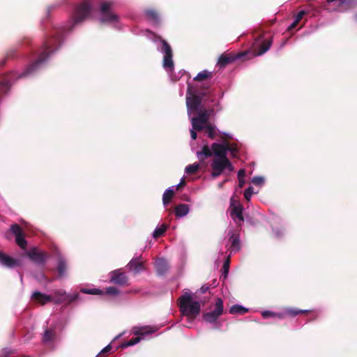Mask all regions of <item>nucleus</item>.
I'll use <instances>...</instances> for the list:
<instances>
[{"mask_svg": "<svg viewBox=\"0 0 357 357\" xmlns=\"http://www.w3.org/2000/svg\"><path fill=\"white\" fill-rule=\"evenodd\" d=\"M93 0H83V1L78 5L74 12V15L70 26L56 27L54 29V33L51 38L48 39L44 44V50L40 54L39 57L36 61L28 66L25 70L21 73L17 74L16 72H10L0 77V93L4 94L7 93L11 86L13 80L24 77L32 73H33L38 67L44 63L50 56L51 52L56 50L63 41V34L65 32H70L73 31L74 26L84 21L88 17L92 10Z\"/></svg>", "mask_w": 357, "mask_h": 357, "instance_id": "1", "label": "nucleus"}, {"mask_svg": "<svg viewBox=\"0 0 357 357\" xmlns=\"http://www.w3.org/2000/svg\"><path fill=\"white\" fill-rule=\"evenodd\" d=\"M214 93L206 88L204 91L198 92L197 94L188 91L186 97V105L188 110L198 111L202 107H204L208 101L214 102L215 97Z\"/></svg>", "mask_w": 357, "mask_h": 357, "instance_id": "2", "label": "nucleus"}, {"mask_svg": "<svg viewBox=\"0 0 357 357\" xmlns=\"http://www.w3.org/2000/svg\"><path fill=\"white\" fill-rule=\"evenodd\" d=\"M178 305L181 314L190 320L195 319L201 311L200 303L194 301L191 294L188 292L178 298Z\"/></svg>", "mask_w": 357, "mask_h": 357, "instance_id": "3", "label": "nucleus"}, {"mask_svg": "<svg viewBox=\"0 0 357 357\" xmlns=\"http://www.w3.org/2000/svg\"><path fill=\"white\" fill-rule=\"evenodd\" d=\"M228 149L227 142L225 144L213 143L211 148L208 145H204L202 151L197 153V155L201 164L206 165L204 160L211 157L213 154L215 156L214 158H227Z\"/></svg>", "mask_w": 357, "mask_h": 357, "instance_id": "4", "label": "nucleus"}, {"mask_svg": "<svg viewBox=\"0 0 357 357\" xmlns=\"http://www.w3.org/2000/svg\"><path fill=\"white\" fill-rule=\"evenodd\" d=\"M215 109L213 107H203L198 111H195L197 113V116L193 117L191 119L192 126L194 130L197 131H202L204 129V126L206 124L210 119V116L213 115Z\"/></svg>", "mask_w": 357, "mask_h": 357, "instance_id": "5", "label": "nucleus"}, {"mask_svg": "<svg viewBox=\"0 0 357 357\" xmlns=\"http://www.w3.org/2000/svg\"><path fill=\"white\" fill-rule=\"evenodd\" d=\"M113 4L112 1H104L100 3L101 17L100 21L101 23L114 24L118 22V15L112 10Z\"/></svg>", "mask_w": 357, "mask_h": 357, "instance_id": "6", "label": "nucleus"}, {"mask_svg": "<svg viewBox=\"0 0 357 357\" xmlns=\"http://www.w3.org/2000/svg\"><path fill=\"white\" fill-rule=\"evenodd\" d=\"M223 301L220 298H218L215 301L214 310L211 312L204 313L202 318L206 322L214 324L223 314Z\"/></svg>", "mask_w": 357, "mask_h": 357, "instance_id": "7", "label": "nucleus"}, {"mask_svg": "<svg viewBox=\"0 0 357 357\" xmlns=\"http://www.w3.org/2000/svg\"><path fill=\"white\" fill-rule=\"evenodd\" d=\"M161 50L164 53L162 66L168 71H172L174 69L173 52L171 46L165 40H161Z\"/></svg>", "mask_w": 357, "mask_h": 357, "instance_id": "8", "label": "nucleus"}, {"mask_svg": "<svg viewBox=\"0 0 357 357\" xmlns=\"http://www.w3.org/2000/svg\"><path fill=\"white\" fill-rule=\"evenodd\" d=\"M13 234L15 236L16 243L22 248L26 249L27 242L24 238L22 228L17 224H13L10 226V229L6 233V238L10 239V234Z\"/></svg>", "mask_w": 357, "mask_h": 357, "instance_id": "9", "label": "nucleus"}, {"mask_svg": "<svg viewBox=\"0 0 357 357\" xmlns=\"http://www.w3.org/2000/svg\"><path fill=\"white\" fill-rule=\"evenodd\" d=\"M263 36L260 35L257 38L255 39V41L252 46V51L254 56H260L266 52L271 47L272 45V39L264 40L262 41L261 44H259V42L262 38Z\"/></svg>", "mask_w": 357, "mask_h": 357, "instance_id": "10", "label": "nucleus"}, {"mask_svg": "<svg viewBox=\"0 0 357 357\" xmlns=\"http://www.w3.org/2000/svg\"><path fill=\"white\" fill-rule=\"evenodd\" d=\"M211 166V168H215L217 170H222L223 172L226 169L230 172L234 171V167L228 158H214Z\"/></svg>", "mask_w": 357, "mask_h": 357, "instance_id": "11", "label": "nucleus"}, {"mask_svg": "<svg viewBox=\"0 0 357 357\" xmlns=\"http://www.w3.org/2000/svg\"><path fill=\"white\" fill-rule=\"evenodd\" d=\"M26 255L31 260L40 264H45L48 257L47 252L38 251L36 248H32Z\"/></svg>", "mask_w": 357, "mask_h": 357, "instance_id": "12", "label": "nucleus"}, {"mask_svg": "<svg viewBox=\"0 0 357 357\" xmlns=\"http://www.w3.org/2000/svg\"><path fill=\"white\" fill-rule=\"evenodd\" d=\"M128 277L121 270H115L110 273V282L120 286L128 284Z\"/></svg>", "mask_w": 357, "mask_h": 357, "instance_id": "13", "label": "nucleus"}, {"mask_svg": "<svg viewBox=\"0 0 357 357\" xmlns=\"http://www.w3.org/2000/svg\"><path fill=\"white\" fill-rule=\"evenodd\" d=\"M127 268L133 271L135 274L144 270V261H142V257H137L132 259L127 265Z\"/></svg>", "mask_w": 357, "mask_h": 357, "instance_id": "14", "label": "nucleus"}, {"mask_svg": "<svg viewBox=\"0 0 357 357\" xmlns=\"http://www.w3.org/2000/svg\"><path fill=\"white\" fill-rule=\"evenodd\" d=\"M245 54V53L241 54H237V55H230V54H222V55L220 56V57L218 59V64L220 67L225 68L228 64L233 63L235 60L243 56Z\"/></svg>", "mask_w": 357, "mask_h": 357, "instance_id": "15", "label": "nucleus"}, {"mask_svg": "<svg viewBox=\"0 0 357 357\" xmlns=\"http://www.w3.org/2000/svg\"><path fill=\"white\" fill-rule=\"evenodd\" d=\"M357 6V0H342L333 10L338 12H345Z\"/></svg>", "mask_w": 357, "mask_h": 357, "instance_id": "16", "label": "nucleus"}, {"mask_svg": "<svg viewBox=\"0 0 357 357\" xmlns=\"http://www.w3.org/2000/svg\"><path fill=\"white\" fill-rule=\"evenodd\" d=\"M0 264L8 268H14L20 265V261L0 251Z\"/></svg>", "mask_w": 357, "mask_h": 357, "instance_id": "17", "label": "nucleus"}, {"mask_svg": "<svg viewBox=\"0 0 357 357\" xmlns=\"http://www.w3.org/2000/svg\"><path fill=\"white\" fill-rule=\"evenodd\" d=\"M31 298L41 304V305H45L47 303H50V302H52L53 301V298L51 296H49V295H47V294H42L41 292L40 291H34L31 296Z\"/></svg>", "mask_w": 357, "mask_h": 357, "instance_id": "18", "label": "nucleus"}, {"mask_svg": "<svg viewBox=\"0 0 357 357\" xmlns=\"http://www.w3.org/2000/svg\"><path fill=\"white\" fill-rule=\"evenodd\" d=\"M243 206L241 204H238L233 209L231 210L230 215L232 219L236 222L237 223H240L244 221V218L243 216Z\"/></svg>", "mask_w": 357, "mask_h": 357, "instance_id": "19", "label": "nucleus"}, {"mask_svg": "<svg viewBox=\"0 0 357 357\" xmlns=\"http://www.w3.org/2000/svg\"><path fill=\"white\" fill-rule=\"evenodd\" d=\"M156 272L158 275H162L167 273L169 266L167 261L164 259H158L155 263Z\"/></svg>", "mask_w": 357, "mask_h": 357, "instance_id": "20", "label": "nucleus"}, {"mask_svg": "<svg viewBox=\"0 0 357 357\" xmlns=\"http://www.w3.org/2000/svg\"><path fill=\"white\" fill-rule=\"evenodd\" d=\"M56 268L58 271V277L59 278L66 275L67 271V262L66 259L61 256H59L58 258V264Z\"/></svg>", "mask_w": 357, "mask_h": 357, "instance_id": "21", "label": "nucleus"}, {"mask_svg": "<svg viewBox=\"0 0 357 357\" xmlns=\"http://www.w3.org/2000/svg\"><path fill=\"white\" fill-rule=\"evenodd\" d=\"M56 331L54 328H47L43 335V342L45 344L51 343L56 339Z\"/></svg>", "mask_w": 357, "mask_h": 357, "instance_id": "22", "label": "nucleus"}, {"mask_svg": "<svg viewBox=\"0 0 357 357\" xmlns=\"http://www.w3.org/2000/svg\"><path fill=\"white\" fill-rule=\"evenodd\" d=\"M310 312H311V310H298L295 307H288V308H286L284 310V312L282 314L284 315V317L285 316H289L291 317H294L299 314H307Z\"/></svg>", "mask_w": 357, "mask_h": 357, "instance_id": "23", "label": "nucleus"}, {"mask_svg": "<svg viewBox=\"0 0 357 357\" xmlns=\"http://www.w3.org/2000/svg\"><path fill=\"white\" fill-rule=\"evenodd\" d=\"M174 211L176 216L183 217L188 213L189 207L185 204H180L175 207Z\"/></svg>", "mask_w": 357, "mask_h": 357, "instance_id": "24", "label": "nucleus"}, {"mask_svg": "<svg viewBox=\"0 0 357 357\" xmlns=\"http://www.w3.org/2000/svg\"><path fill=\"white\" fill-rule=\"evenodd\" d=\"M145 15L149 20L154 22V23H158L159 22V15L158 12L152 8H149L145 10L144 11Z\"/></svg>", "mask_w": 357, "mask_h": 357, "instance_id": "25", "label": "nucleus"}, {"mask_svg": "<svg viewBox=\"0 0 357 357\" xmlns=\"http://www.w3.org/2000/svg\"><path fill=\"white\" fill-rule=\"evenodd\" d=\"M231 241V249L234 251H238L240 250V236L238 234H232L229 238Z\"/></svg>", "mask_w": 357, "mask_h": 357, "instance_id": "26", "label": "nucleus"}, {"mask_svg": "<svg viewBox=\"0 0 357 357\" xmlns=\"http://www.w3.org/2000/svg\"><path fill=\"white\" fill-rule=\"evenodd\" d=\"M248 312V309L240 305H234L229 309V313L231 314H244Z\"/></svg>", "mask_w": 357, "mask_h": 357, "instance_id": "27", "label": "nucleus"}, {"mask_svg": "<svg viewBox=\"0 0 357 357\" xmlns=\"http://www.w3.org/2000/svg\"><path fill=\"white\" fill-rule=\"evenodd\" d=\"M213 77V73L209 72L206 70H204L202 72H199L197 76L194 78L195 81L197 82H202L204 79H206L208 78H211Z\"/></svg>", "mask_w": 357, "mask_h": 357, "instance_id": "28", "label": "nucleus"}, {"mask_svg": "<svg viewBox=\"0 0 357 357\" xmlns=\"http://www.w3.org/2000/svg\"><path fill=\"white\" fill-rule=\"evenodd\" d=\"M167 228L168 225L167 224H162L159 227L155 228L153 234V237L154 238H158L163 236Z\"/></svg>", "mask_w": 357, "mask_h": 357, "instance_id": "29", "label": "nucleus"}, {"mask_svg": "<svg viewBox=\"0 0 357 357\" xmlns=\"http://www.w3.org/2000/svg\"><path fill=\"white\" fill-rule=\"evenodd\" d=\"M174 191L171 188L166 190L162 196V202L165 206L167 205L174 196Z\"/></svg>", "mask_w": 357, "mask_h": 357, "instance_id": "30", "label": "nucleus"}, {"mask_svg": "<svg viewBox=\"0 0 357 357\" xmlns=\"http://www.w3.org/2000/svg\"><path fill=\"white\" fill-rule=\"evenodd\" d=\"M155 331L154 330H152L150 327L149 326H144V327H142V328H139L137 330H136L134 333L135 335H148V334H151L152 333H153Z\"/></svg>", "mask_w": 357, "mask_h": 357, "instance_id": "31", "label": "nucleus"}, {"mask_svg": "<svg viewBox=\"0 0 357 357\" xmlns=\"http://www.w3.org/2000/svg\"><path fill=\"white\" fill-rule=\"evenodd\" d=\"M66 292L61 290L55 291V303H66Z\"/></svg>", "mask_w": 357, "mask_h": 357, "instance_id": "32", "label": "nucleus"}, {"mask_svg": "<svg viewBox=\"0 0 357 357\" xmlns=\"http://www.w3.org/2000/svg\"><path fill=\"white\" fill-rule=\"evenodd\" d=\"M141 339L142 338L140 337H132L130 340H129L128 341H126V342H124L123 343H122L121 347L122 348H126V347H128L130 346H133V345L136 344L137 343L139 342Z\"/></svg>", "mask_w": 357, "mask_h": 357, "instance_id": "33", "label": "nucleus"}, {"mask_svg": "<svg viewBox=\"0 0 357 357\" xmlns=\"http://www.w3.org/2000/svg\"><path fill=\"white\" fill-rule=\"evenodd\" d=\"M80 291L84 294H92V295H100V294H103L102 291L99 289L82 288V289H81Z\"/></svg>", "mask_w": 357, "mask_h": 357, "instance_id": "34", "label": "nucleus"}, {"mask_svg": "<svg viewBox=\"0 0 357 357\" xmlns=\"http://www.w3.org/2000/svg\"><path fill=\"white\" fill-rule=\"evenodd\" d=\"M66 303L67 304H70L77 300L79 299V294L78 293H75L73 294H67L66 293Z\"/></svg>", "mask_w": 357, "mask_h": 357, "instance_id": "35", "label": "nucleus"}, {"mask_svg": "<svg viewBox=\"0 0 357 357\" xmlns=\"http://www.w3.org/2000/svg\"><path fill=\"white\" fill-rule=\"evenodd\" d=\"M204 128L206 129V132L209 138L213 139L215 137V127L211 124H208L204 126Z\"/></svg>", "mask_w": 357, "mask_h": 357, "instance_id": "36", "label": "nucleus"}, {"mask_svg": "<svg viewBox=\"0 0 357 357\" xmlns=\"http://www.w3.org/2000/svg\"><path fill=\"white\" fill-rule=\"evenodd\" d=\"M199 168V165L198 163H194L190 165H188L185 167V172L188 174H195Z\"/></svg>", "mask_w": 357, "mask_h": 357, "instance_id": "37", "label": "nucleus"}, {"mask_svg": "<svg viewBox=\"0 0 357 357\" xmlns=\"http://www.w3.org/2000/svg\"><path fill=\"white\" fill-rule=\"evenodd\" d=\"M261 315L264 318H268V317H278L279 319H283L284 318V315L282 314H277V313H275L273 312H271V311H263L261 312Z\"/></svg>", "mask_w": 357, "mask_h": 357, "instance_id": "38", "label": "nucleus"}, {"mask_svg": "<svg viewBox=\"0 0 357 357\" xmlns=\"http://www.w3.org/2000/svg\"><path fill=\"white\" fill-rule=\"evenodd\" d=\"M15 54V50L10 49V50H8L6 54L5 58L0 61V66H4L6 63V60L10 58L14 57Z\"/></svg>", "mask_w": 357, "mask_h": 357, "instance_id": "39", "label": "nucleus"}, {"mask_svg": "<svg viewBox=\"0 0 357 357\" xmlns=\"http://www.w3.org/2000/svg\"><path fill=\"white\" fill-rule=\"evenodd\" d=\"M229 264H230V259H229V257H227V259L225 261L223 266H222V270H223V274H224L225 278H227V274L229 273Z\"/></svg>", "mask_w": 357, "mask_h": 357, "instance_id": "40", "label": "nucleus"}, {"mask_svg": "<svg viewBox=\"0 0 357 357\" xmlns=\"http://www.w3.org/2000/svg\"><path fill=\"white\" fill-rule=\"evenodd\" d=\"M253 194V188L252 187H248L247 189H245L244 192V197L247 201H249L251 196Z\"/></svg>", "mask_w": 357, "mask_h": 357, "instance_id": "41", "label": "nucleus"}, {"mask_svg": "<svg viewBox=\"0 0 357 357\" xmlns=\"http://www.w3.org/2000/svg\"><path fill=\"white\" fill-rule=\"evenodd\" d=\"M106 293L109 295H117L119 293V291L116 287H109L106 289Z\"/></svg>", "mask_w": 357, "mask_h": 357, "instance_id": "42", "label": "nucleus"}, {"mask_svg": "<svg viewBox=\"0 0 357 357\" xmlns=\"http://www.w3.org/2000/svg\"><path fill=\"white\" fill-rule=\"evenodd\" d=\"M264 181V178L261 176H255L252 181V183L256 185H261L263 184Z\"/></svg>", "mask_w": 357, "mask_h": 357, "instance_id": "43", "label": "nucleus"}, {"mask_svg": "<svg viewBox=\"0 0 357 357\" xmlns=\"http://www.w3.org/2000/svg\"><path fill=\"white\" fill-rule=\"evenodd\" d=\"M227 145L229 147V149H228V151H230L231 153L235 156L236 154L238 152V149L236 146H233V145H231L229 142H227Z\"/></svg>", "mask_w": 357, "mask_h": 357, "instance_id": "44", "label": "nucleus"}, {"mask_svg": "<svg viewBox=\"0 0 357 357\" xmlns=\"http://www.w3.org/2000/svg\"><path fill=\"white\" fill-rule=\"evenodd\" d=\"M307 13L306 11L305 10H301L300 11L296 17V19L294 20H296V23H299V22L302 20V18L303 17V16Z\"/></svg>", "mask_w": 357, "mask_h": 357, "instance_id": "45", "label": "nucleus"}, {"mask_svg": "<svg viewBox=\"0 0 357 357\" xmlns=\"http://www.w3.org/2000/svg\"><path fill=\"white\" fill-rule=\"evenodd\" d=\"M222 170H217L215 168H212L211 176L213 178H217L222 174Z\"/></svg>", "mask_w": 357, "mask_h": 357, "instance_id": "46", "label": "nucleus"}, {"mask_svg": "<svg viewBox=\"0 0 357 357\" xmlns=\"http://www.w3.org/2000/svg\"><path fill=\"white\" fill-rule=\"evenodd\" d=\"M238 204H241L238 202L236 201L233 197L230 200V208L233 209Z\"/></svg>", "mask_w": 357, "mask_h": 357, "instance_id": "47", "label": "nucleus"}, {"mask_svg": "<svg viewBox=\"0 0 357 357\" xmlns=\"http://www.w3.org/2000/svg\"><path fill=\"white\" fill-rule=\"evenodd\" d=\"M112 349V347L110 344H108L102 350L100 351V353L98 354V356H100L103 354L109 352Z\"/></svg>", "mask_w": 357, "mask_h": 357, "instance_id": "48", "label": "nucleus"}, {"mask_svg": "<svg viewBox=\"0 0 357 357\" xmlns=\"http://www.w3.org/2000/svg\"><path fill=\"white\" fill-rule=\"evenodd\" d=\"M245 176V169H241L238 172V178H244Z\"/></svg>", "mask_w": 357, "mask_h": 357, "instance_id": "49", "label": "nucleus"}, {"mask_svg": "<svg viewBox=\"0 0 357 357\" xmlns=\"http://www.w3.org/2000/svg\"><path fill=\"white\" fill-rule=\"evenodd\" d=\"M209 289V287L208 286H206V285H203L200 289H199V292L201 294H205L206 291H208Z\"/></svg>", "mask_w": 357, "mask_h": 357, "instance_id": "50", "label": "nucleus"}, {"mask_svg": "<svg viewBox=\"0 0 357 357\" xmlns=\"http://www.w3.org/2000/svg\"><path fill=\"white\" fill-rule=\"evenodd\" d=\"M196 130H194L193 128L192 130H190V136H191L192 139H196L197 137Z\"/></svg>", "mask_w": 357, "mask_h": 357, "instance_id": "51", "label": "nucleus"}, {"mask_svg": "<svg viewBox=\"0 0 357 357\" xmlns=\"http://www.w3.org/2000/svg\"><path fill=\"white\" fill-rule=\"evenodd\" d=\"M185 185V178H182L180 183L176 186V190L180 189L181 188H183Z\"/></svg>", "mask_w": 357, "mask_h": 357, "instance_id": "52", "label": "nucleus"}, {"mask_svg": "<svg viewBox=\"0 0 357 357\" xmlns=\"http://www.w3.org/2000/svg\"><path fill=\"white\" fill-rule=\"evenodd\" d=\"M245 179L244 178H238V186L239 188H243L245 185Z\"/></svg>", "mask_w": 357, "mask_h": 357, "instance_id": "53", "label": "nucleus"}, {"mask_svg": "<svg viewBox=\"0 0 357 357\" xmlns=\"http://www.w3.org/2000/svg\"><path fill=\"white\" fill-rule=\"evenodd\" d=\"M298 23H296V20L294 21V22L288 27V30L291 31L293 29L296 28V26L298 25Z\"/></svg>", "mask_w": 357, "mask_h": 357, "instance_id": "54", "label": "nucleus"}, {"mask_svg": "<svg viewBox=\"0 0 357 357\" xmlns=\"http://www.w3.org/2000/svg\"><path fill=\"white\" fill-rule=\"evenodd\" d=\"M342 0H326L327 3L331 4L335 2H337V4H340Z\"/></svg>", "mask_w": 357, "mask_h": 357, "instance_id": "55", "label": "nucleus"}, {"mask_svg": "<svg viewBox=\"0 0 357 357\" xmlns=\"http://www.w3.org/2000/svg\"><path fill=\"white\" fill-rule=\"evenodd\" d=\"M354 20L357 22V13L354 15Z\"/></svg>", "mask_w": 357, "mask_h": 357, "instance_id": "56", "label": "nucleus"}, {"mask_svg": "<svg viewBox=\"0 0 357 357\" xmlns=\"http://www.w3.org/2000/svg\"><path fill=\"white\" fill-rule=\"evenodd\" d=\"M274 22H275V20L271 21V25L273 24Z\"/></svg>", "mask_w": 357, "mask_h": 357, "instance_id": "57", "label": "nucleus"}]
</instances>
